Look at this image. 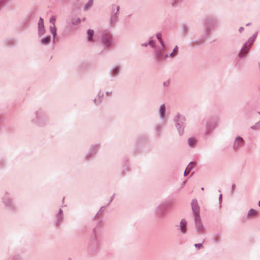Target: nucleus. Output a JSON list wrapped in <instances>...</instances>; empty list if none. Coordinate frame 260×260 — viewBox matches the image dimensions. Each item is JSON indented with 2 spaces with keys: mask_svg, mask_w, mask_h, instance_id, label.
Here are the masks:
<instances>
[{
  "mask_svg": "<svg viewBox=\"0 0 260 260\" xmlns=\"http://www.w3.org/2000/svg\"><path fill=\"white\" fill-rule=\"evenodd\" d=\"M218 120L215 118L208 119L206 122L205 135L206 137L210 136L214 130L217 127Z\"/></svg>",
  "mask_w": 260,
  "mask_h": 260,
  "instance_id": "nucleus-3",
  "label": "nucleus"
},
{
  "mask_svg": "<svg viewBox=\"0 0 260 260\" xmlns=\"http://www.w3.org/2000/svg\"><path fill=\"white\" fill-rule=\"evenodd\" d=\"M168 57H170V56H169V54H166L165 55H164V58H168Z\"/></svg>",
  "mask_w": 260,
  "mask_h": 260,
  "instance_id": "nucleus-27",
  "label": "nucleus"
},
{
  "mask_svg": "<svg viewBox=\"0 0 260 260\" xmlns=\"http://www.w3.org/2000/svg\"><path fill=\"white\" fill-rule=\"evenodd\" d=\"M258 114H260V112H258Z\"/></svg>",
  "mask_w": 260,
  "mask_h": 260,
  "instance_id": "nucleus-37",
  "label": "nucleus"
},
{
  "mask_svg": "<svg viewBox=\"0 0 260 260\" xmlns=\"http://www.w3.org/2000/svg\"><path fill=\"white\" fill-rule=\"evenodd\" d=\"M157 38L158 39V40L160 41V42H161V35H157Z\"/></svg>",
  "mask_w": 260,
  "mask_h": 260,
  "instance_id": "nucleus-24",
  "label": "nucleus"
},
{
  "mask_svg": "<svg viewBox=\"0 0 260 260\" xmlns=\"http://www.w3.org/2000/svg\"><path fill=\"white\" fill-rule=\"evenodd\" d=\"M201 189H202V190H203L204 189V187H202V188H201Z\"/></svg>",
  "mask_w": 260,
  "mask_h": 260,
  "instance_id": "nucleus-34",
  "label": "nucleus"
},
{
  "mask_svg": "<svg viewBox=\"0 0 260 260\" xmlns=\"http://www.w3.org/2000/svg\"><path fill=\"white\" fill-rule=\"evenodd\" d=\"M206 26L205 27V31L206 36L208 35L210 33L212 32V28L210 25L214 26L215 25V21L210 18H207L205 20Z\"/></svg>",
  "mask_w": 260,
  "mask_h": 260,
  "instance_id": "nucleus-4",
  "label": "nucleus"
},
{
  "mask_svg": "<svg viewBox=\"0 0 260 260\" xmlns=\"http://www.w3.org/2000/svg\"><path fill=\"white\" fill-rule=\"evenodd\" d=\"M186 182H187V180H185L183 181L182 182V183H181V188H182V187H184V185H185V184H186Z\"/></svg>",
  "mask_w": 260,
  "mask_h": 260,
  "instance_id": "nucleus-23",
  "label": "nucleus"
},
{
  "mask_svg": "<svg viewBox=\"0 0 260 260\" xmlns=\"http://www.w3.org/2000/svg\"><path fill=\"white\" fill-rule=\"evenodd\" d=\"M194 246L198 249H200L202 247L203 244L202 243H196L194 244Z\"/></svg>",
  "mask_w": 260,
  "mask_h": 260,
  "instance_id": "nucleus-20",
  "label": "nucleus"
},
{
  "mask_svg": "<svg viewBox=\"0 0 260 260\" xmlns=\"http://www.w3.org/2000/svg\"><path fill=\"white\" fill-rule=\"evenodd\" d=\"M258 212L253 209H250L247 214V218H251L257 215Z\"/></svg>",
  "mask_w": 260,
  "mask_h": 260,
  "instance_id": "nucleus-12",
  "label": "nucleus"
},
{
  "mask_svg": "<svg viewBox=\"0 0 260 260\" xmlns=\"http://www.w3.org/2000/svg\"><path fill=\"white\" fill-rule=\"evenodd\" d=\"M249 25V23H247V24H246V25H247V26H248V25Z\"/></svg>",
  "mask_w": 260,
  "mask_h": 260,
  "instance_id": "nucleus-35",
  "label": "nucleus"
},
{
  "mask_svg": "<svg viewBox=\"0 0 260 260\" xmlns=\"http://www.w3.org/2000/svg\"><path fill=\"white\" fill-rule=\"evenodd\" d=\"M250 128L253 131L260 130V120L256 122L254 125L250 127Z\"/></svg>",
  "mask_w": 260,
  "mask_h": 260,
  "instance_id": "nucleus-14",
  "label": "nucleus"
},
{
  "mask_svg": "<svg viewBox=\"0 0 260 260\" xmlns=\"http://www.w3.org/2000/svg\"><path fill=\"white\" fill-rule=\"evenodd\" d=\"M219 207H221V200H222V194H220L219 196Z\"/></svg>",
  "mask_w": 260,
  "mask_h": 260,
  "instance_id": "nucleus-22",
  "label": "nucleus"
},
{
  "mask_svg": "<svg viewBox=\"0 0 260 260\" xmlns=\"http://www.w3.org/2000/svg\"><path fill=\"white\" fill-rule=\"evenodd\" d=\"M171 5L173 7H177L179 6V3L178 0H172L171 2Z\"/></svg>",
  "mask_w": 260,
  "mask_h": 260,
  "instance_id": "nucleus-17",
  "label": "nucleus"
},
{
  "mask_svg": "<svg viewBox=\"0 0 260 260\" xmlns=\"http://www.w3.org/2000/svg\"><path fill=\"white\" fill-rule=\"evenodd\" d=\"M50 41V37H47L44 39H43L41 41V42L43 44H47Z\"/></svg>",
  "mask_w": 260,
  "mask_h": 260,
  "instance_id": "nucleus-19",
  "label": "nucleus"
},
{
  "mask_svg": "<svg viewBox=\"0 0 260 260\" xmlns=\"http://www.w3.org/2000/svg\"><path fill=\"white\" fill-rule=\"evenodd\" d=\"M50 31L52 35H53L54 38H55V36L56 34V28L55 26V25H53V26H51L50 27Z\"/></svg>",
  "mask_w": 260,
  "mask_h": 260,
  "instance_id": "nucleus-18",
  "label": "nucleus"
},
{
  "mask_svg": "<svg viewBox=\"0 0 260 260\" xmlns=\"http://www.w3.org/2000/svg\"><path fill=\"white\" fill-rule=\"evenodd\" d=\"M244 143L243 139L240 136H237L235 137L233 144V148L235 150L239 149Z\"/></svg>",
  "mask_w": 260,
  "mask_h": 260,
  "instance_id": "nucleus-6",
  "label": "nucleus"
},
{
  "mask_svg": "<svg viewBox=\"0 0 260 260\" xmlns=\"http://www.w3.org/2000/svg\"><path fill=\"white\" fill-rule=\"evenodd\" d=\"M258 65L259 69L260 70V61L258 62Z\"/></svg>",
  "mask_w": 260,
  "mask_h": 260,
  "instance_id": "nucleus-32",
  "label": "nucleus"
},
{
  "mask_svg": "<svg viewBox=\"0 0 260 260\" xmlns=\"http://www.w3.org/2000/svg\"><path fill=\"white\" fill-rule=\"evenodd\" d=\"M244 30V27H240L239 28V31L241 33Z\"/></svg>",
  "mask_w": 260,
  "mask_h": 260,
  "instance_id": "nucleus-26",
  "label": "nucleus"
},
{
  "mask_svg": "<svg viewBox=\"0 0 260 260\" xmlns=\"http://www.w3.org/2000/svg\"><path fill=\"white\" fill-rule=\"evenodd\" d=\"M187 144L190 147L193 148L196 146L197 140L194 138H189L187 140Z\"/></svg>",
  "mask_w": 260,
  "mask_h": 260,
  "instance_id": "nucleus-11",
  "label": "nucleus"
},
{
  "mask_svg": "<svg viewBox=\"0 0 260 260\" xmlns=\"http://www.w3.org/2000/svg\"><path fill=\"white\" fill-rule=\"evenodd\" d=\"M175 126L179 136H181L184 134V128L186 124L185 117L180 114H177L174 117Z\"/></svg>",
  "mask_w": 260,
  "mask_h": 260,
  "instance_id": "nucleus-2",
  "label": "nucleus"
},
{
  "mask_svg": "<svg viewBox=\"0 0 260 260\" xmlns=\"http://www.w3.org/2000/svg\"><path fill=\"white\" fill-rule=\"evenodd\" d=\"M160 113L161 115L162 114V106H161L160 108Z\"/></svg>",
  "mask_w": 260,
  "mask_h": 260,
  "instance_id": "nucleus-28",
  "label": "nucleus"
},
{
  "mask_svg": "<svg viewBox=\"0 0 260 260\" xmlns=\"http://www.w3.org/2000/svg\"><path fill=\"white\" fill-rule=\"evenodd\" d=\"M104 43L107 45L108 46L109 45V41L108 40H104Z\"/></svg>",
  "mask_w": 260,
  "mask_h": 260,
  "instance_id": "nucleus-25",
  "label": "nucleus"
},
{
  "mask_svg": "<svg viewBox=\"0 0 260 260\" xmlns=\"http://www.w3.org/2000/svg\"><path fill=\"white\" fill-rule=\"evenodd\" d=\"M55 19L54 17H52L50 19V22L52 23L53 25H55Z\"/></svg>",
  "mask_w": 260,
  "mask_h": 260,
  "instance_id": "nucleus-21",
  "label": "nucleus"
},
{
  "mask_svg": "<svg viewBox=\"0 0 260 260\" xmlns=\"http://www.w3.org/2000/svg\"><path fill=\"white\" fill-rule=\"evenodd\" d=\"M178 230L180 231L182 234H185L187 231V222L185 219H182L177 226Z\"/></svg>",
  "mask_w": 260,
  "mask_h": 260,
  "instance_id": "nucleus-8",
  "label": "nucleus"
},
{
  "mask_svg": "<svg viewBox=\"0 0 260 260\" xmlns=\"http://www.w3.org/2000/svg\"><path fill=\"white\" fill-rule=\"evenodd\" d=\"M169 85V82L164 83V86H168Z\"/></svg>",
  "mask_w": 260,
  "mask_h": 260,
  "instance_id": "nucleus-29",
  "label": "nucleus"
},
{
  "mask_svg": "<svg viewBox=\"0 0 260 260\" xmlns=\"http://www.w3.org/2000/svg\"><path fill=\"white\" fill-rule=\"evenodd\" d=\"M258 206L260 207V201L258 202Z\"/></svg>",
  "mask_w": 260,
  "mask_h": 260,
  "instance_id": "nucleus-33",
  "label": "nucleus"
},
{
  "mask_svg": "<svg viewBox=\"0 0 260 260\" xmlns=\"http://www.w3.org/2000/svg\"><path fill=\"white\" fill-rule=\"evenodd\" d=\"M178 54V47L177 46H176L175 48H174L173 51L169 54V56L170 58H173L174 57H175Z\"/></svg>",
  "mask_w": 260,
  "mask_h": 260,
  "instance_id": "nucleus-15",
  "label": "nucleus"
},
{
  "mask_svg": "<svg viewBox=\"0 0 260 260\" xmlns=\"http://www.w3.org/2000/svg\"><path fill=\"white\" fill-rule=\"evenodd\" d=\"M38 29H39V33L40 35H42L45 32L44 26V22L43 19L42 18H40V20L38 22Z\"/></svg>",
  "mask_w": 260,
  "mask_h": 260,
  "instance_id": "nucleus-9",
  "label": "nucleus"
},
{
  "mask_svg": "<svg viewBox=\"0 0 260 260\" xmlns=\"http://www.w3.org/2000/svg\"><path fill=\"white\" fill-rule=\"evenodd\" d=\"M194 164L193 162H190L186 168V169L185 170V171L184 172V176H186L189 173L190 171L191 170V169L194 167Z\"/></svg>",
  "mask_w": 260,
  "mask_h": 260,
  "instance_id": "nucleus-13",
  "label": "nucleus"
},
{
  "mask_svg": "<svg viewBox=\"0 0 260 260\" xmlns=\"http://www.w3.org/2000/svg\"><path fill=\"white\" fill-rule=\"evenodd\" d=\"M258 31H256L246 42L244 43L243 47L241 49L238 53V57L240 59L244 58L246 57V54L250 50L251 45L254 42L255 39L257 36Z\"/></svg>",
  "mask_w": 260,
  "mask_h": 260,
  "instance_id": "nucleus-1",
  "label": "nucleus"
},
{
  "mask_svg": "<svg viewBox=\"0 0 260 260\" xmlns=\"http://www.w3.org/2000/svg\"><path fill=\"white\" fill-rule=\"evenodd\" d=\"M88 39L89 41H92V37L94 34V31L92 30H88Z\"/></svg>",
  "mask_w": 260,
  "mask_h": 260,
  "instance_id": "nucleus-16",
  "label": "nucleus"
},
{
  "mask_svg": "<svg viewBox=\"0 0 260 260\" xmlns=\"http://www.w3.org/2000/svg\"><path fill=\"white\" fill-rule=\"evenodd\" d=\"M183 27L184 29H185L187 28V26L185 25H184Z\"/></svg>",
  "mask_w": 260,
  "mask_h": 260,
  "instance_id": "nucleus-31",
  "label": "nucleus"
},
{
  "mask_svg": "<svg viewBox=\"0 0 260 260\" xmlns=\"http://www.w3.org/2000/svg\"><path fill=\"white\" fill-rule=\"evenodd\" d=\"M163 109H164V110L165 109V108H164V107L163 108Z\"/></svg>",
  "mask_w": 260,
  "mask_h": 260,
  "instance_id": "nucleus-38",
  "label": "nucleus"
},
{
  "mask_svg": "<svg viewBox=\"0 0 260 260\" xmlns=\"http://www.w3.org/2000/svg\"><path fill=\"white\" fill-rule=\"evenodd\" d=\"M149 44H150V45L151 46H153V42H152V41H150V42H149Z\"/></svg>",
  "mask_w": 260,
  "mask_h": 260,
  "instance_id": "nucleus-30",
  "label": "nucleus"
},
{
  "mask_svg": "<svg viewBox=\"0 0 260 260\" xmlns=\"http://www.w3.org/2000/svg\"><path fill=\"white\" fill-rule=\"evenodd\" d=\"M191 206L193 214L194 217L200 216V207L198 201L196 199H193L191 203Z\"/></svg>",
  "mask_w": 260,
  "mask_h": 260,
  "instance_id": "nucleus-5",
  "label": "nucleus"
},
{
  "mask_svg": "<svg viewBox=\"0 0 260 260\" xmlns=\"http://www.w3.org/2000/svg\"><path fill=\"white\" fill-rule=\"evenodd\" d=\"M234 185H233L232 188H234Z\"/></svg>",
  "mask_w": 260,
  "mask_h": 260,
  "instance_id": "nucleus-36",
  "label": "nucleus"
},
{
  "mask_svg": "<svg viewBox=\"0 0 260 260\" xmlns=\"http://www.w3.org/2000/svg\"><path fill=\"white\" fill-rule=\"evenodd\" d=\"M164 207H165L166 211H169L173 207V201L172 200L166 201L164 204Z\"/></svg>",
  "mask_w": 260,
  "mask_h": 260,
  "instance_id": "nucleus-10",
  "label": "nucleus"
},
{
  "mask_svg": "<svg viewBox=\"0 0 260 260\" xmlns=\"http://www.w3.org/2000/svg\"><path fill=\"white\" fill-rule=\"evenodd\" d=\"M194 225L197 232H202L204 230V226L201 221L200 216L194 217Z\"/></svg>",
  "mask_w": 260,
  "mask_h": 260,
  "instance_id": "nucleus-7",
  "label": "nucleus"
}]
</instances>
